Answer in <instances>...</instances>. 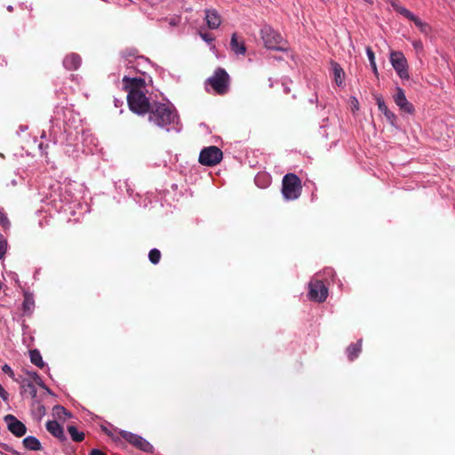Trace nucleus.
I'll return each mask as SVG.
<instances>
[{
	"instance_id": "4468645a",
	"label": "nucleus",
	"mask_w": 455,
	"mask_h": 455,
	"mask_svg": "<svg viewBox=\"0 0 455 455\" xmlns=\"http://www.w3.org/2000/svg\"><path fill=\"white\" fill-rule=\"evenodd\" d=\"M24 299L21 305L22 313L24 315L30 316L35 308V300L33 294L28 291H23Z\"/></svg>"
},
{
	"instance_id": "4be33fe9",
	"label": "nucleus",
	"mask_w": 455,
	"mask_h": 455,
	"mask_svg": "<svg viewBox=\"0 0 455 455\" xmlns=\"http://www.w3.org/2000/svg\"><path fill=\"white\" fill-rule=\"evenodd\" d=\"M30 361L36 366L43 369L45 363L42 358L40 352L37 349H32L29 351Z\"/></svg>"
},
{
	"instance_id": "a878e982",
	"label": "nucleus",
	"mask_w": 455,
	"mask_h": 455,
	"mask_svg": "<svg viewBox=\"0 0 455 455\" xmlns=\"http://www.w3.org/2000/svg\"><path fill=\"white\" fill-rule=\"evenodd\" d=\"M52 412L59 419H65L66 417L71 416V414L61 405L53 406Z\"/></svg>"
},
{
	"instance_id": "9d476101",
	"label": "nucleus",
	"mask_w": 455,
	"mask_h": 455,
	"mask_svg": "<svg viewBox=\"0 0 455 455\" xmlns=\"http://www.w3.org/2000/svg\"><path fill=\"white\" fill-rule=\"evenodd\" d=\"M4 419L7 423L8 430L11 433H12L15 436L21 437L25 435L27 432V427L15 416L12 414H7L6 416H4Z\"/></svg>"
},
{
	"instance_id": "473e14b6",
	"label": "nucleus",
	"mask_w": 455,
	"mask_h": 455,
	"mask_svg": "<svg viewBox=\"0 0 455 455\" xmlns=\"http://www.w3.org/2000/svg\"><path fill=\"white\" fill-rule=\"evenodd\" d=\"M267 180V175L265 174V173H259L256 176L255 178V182L256 184L259 186V187H263V185H261V182H264V180Z\"/></svg>"
},
{
	"instance_id": "5701e85b",
	"label": "nucleus",
	"mask_w": 455,
	"mask_h": 455,
	"mask_svg": "<svg viewBox=\"0 0 455 455\" xmlns=\"http://www.w3.org/2000/svg\"><path fill=\"white\" fill-rule=\"evenodd\" d=\"M391 5L395 12L404 16L408 20L412 21L415 19L416 16L411 11L400 5L397 2H392Z\"/></svg>"
},
{
	"instance_id": "412c9836",
	"label": "nucleus",
	"mask_w": 455,
	"mask_h": 455,
	"mask_svg": "<svg viewBox=\"0 0 455 455\" xmlns=\"http://www.w3.org/2000/svg\"><path fill=\"white\" fill-rule=\"evenodd\" d=\"M332 72L334 75V80L337 85H341L343 82L344 70L337 62H331Z\"/></svg>"
},
{
	"instance_id": "423d86ee",
	"label": "nucleus",
	"mask_w": 455,
	"mask_h": 455,
	"mask_svg": "<svg viewBox=\"0 0 455 455\" xmlns=\"http://www.w3.org/2000/svg\"><path fill=\"white\" fill-rule=\"evenodd\" d=\"M302 192L300 179L294 173H286V200L298 199Z\"/></svg>"
},
{
	"instance_id": "2f4dec72",
	"label": "nucleus",
	"mask_w": 455,
	"mask_h": 455,
	"mask_svg": "<svg viewBox=\"0 0 455 455\" xmlns=\"http://www.w3.org/2000/svg\"><path fill=\"white\" fill-rule=\"evenodd\" d=\"M7 247H8L7 240L4 238H2L0 240V259H3L4 258V255L7 252Z\"/></svg>"
},
{
	"instance_id": "7c9ffc66",
	"label": "nucleus",
	"mask_w": 455,
	"mask_h": 455,
	"mask_svg": "<svg viewBox=\"0 0 455 455\" xmlns=\"http://www.w3.org/2000/svg\"><path fill=\"white\" fill-rule=\"evenodd\" d=\"M148 259L151 263L157 264L161 259V252L157 249H152L148 253Z\"/></svg>"
},
{
	"instance_id": "f3484780",
	"label": "nucleus",
	"mask_w": 455,
	"mask_h": 455,
	"mask_svg": "<svg viewBox=\"0 0 455 455\" xmlns=\"http://www.w3.org/2000/svg\"><path fill=\"white\" fill-rule=\"evenodd\" d=\"M81 65V58L78 54H68L63 60V66L68 70H76Z\"/></svg>"
},
{
	"instance_id": "ddd939ff",
	"label": "nucleus",
	"mask_w": 455,
	"mask_h": 455,
	"mask_svg": "<svg viewBox=\"0 0 455 455\" xmlns=\"http://www.w3.org/2000/svg\"><path fill=\"white\" fill-rule=\"evenodd\" d=\"M47 431L60 441L67 440L63 427L56 420H50L46 423Z\"/></svg>"
},
{
	"instance_id": "20e7f679",
	"label": "nucleus",
	"mask_w": 455,
	"mask_h": 455,
	"mask_svg": "<svg viewBox=\"0 0 455 455\" xmlns=\"http://www.w3.org/2000/svg\"><path fill=\"white\" fill-rule=\"evenodd\" d=\"M223 157L222 151L216 146L204 148L199 155V163L205 166L218 164Z\"/></svg>"
},
{
	"instance_id": "ea45409f",
	"label": "nucleus",
	"mask_w": 455,
	"mask_h": 455,
	"mask_svg": "<svg viewBox=\"0 0 455 455\" xmlns=\"http://www.w3.org/2000/svg\"><path fill=\"white\" fill-rule=\"evenodd\" d=\"M352 104H353V109H356V110L359 109V102L355 98H353Z\"/></svg>"
},
{
	"instance_id": "a211bd4d",
	"label": "nucleus",
	"mask_w": 455,
	"mask_h": 455,
	"mask_svg": "<svg viewBox=\"0 0 455 455\" xmlns=\"http://www.w3.org/2000/svg\"><path fill=\"white\" fill-rule=\"evenodd\" d=\"M362 351V339L356 343L350 344L347 348V354L349 361H354L357 358Z\"/></svg>"
},
{
	"instance_id": "1a4fd4ad",
	"label": "nucleus",
	"mask_w": 455,
	"mask_h": 455,
	"mask_svg": "<svg viewBox=\"0 0 455 455\" xmlns=\"http://www.w3.org/2000/svg\"><path fill=\"white\" fill-rule=\"evenodd\" d=\"M122 436L128 443L143 451L152 452L153 451V446L147 440L138 435L124 432L122 434Z\"/></svg>"
},
{
	"instance_id": "6ab92c4d",
	"label": "nucleus",
	"mask_w": 455,
	"mask_h": 455,
	"mask_svg": "<svg viewBox=\"0 0 455 455\" xmlns=\"http://www.w3.org/2000/svg\"><path fill=\"white\" fill-rule=\"evenodd\" d=\"M23 446L29 451H41L42 445L40 441L35 436H28L22 441Z\"/></svg>"
},
{
	"instance_id": "bb28decb",
	"label": "nucleus",
	"mask_w": 455,
	"mask_h": 455,
	"mask_svg": "<svg viewBox=\"0 0 455 455\" xmlns=\"http://www.w3.org/2000/svg\"><path fill=\"white\" fill-rule=\"evenodd\" d=\"M21 388L24 389L25 392H28L32 398L36 397V388L35 385L31 381H22Z\"/></svg>"
},
{
	"instance_id": "f8f14e48",
	"label": "nucleus",
	"mask_w": 455,
	"mask_h": 455,
	"mask_svg": "<svg viewBox=\"0 0 455 455\" xmlns=\"http://www.w3.org/2000/svg\"><path fill=\"white\" fill-rule=\"evenodd\" d=\"M376 103L378 105L379 110L385 116L387 121L393 126L395 125L396 116L395 115L390 111L386 105L382 96L376 95L375 96Z\"/></svg>"
},
{
	"instance_id": "e433bc0d",
	"label": "nucleus",
	"mask_w": 455,
	"mask_h": 455,
	"mask_svg": "<svg viewBox=\"0 0 455 455\" xmlns=\"http://www.w3.org/2000/svg\"><path fill=\"white\" fill-rule=\"evenodd\" d=\"M9 221H8V219L5 215L4 212H2V210L0 209V224L1 225H5L7 224Z\"/></svg>"
},
{
	"instance_id": "9b49d317",
	"label": "nucleus",
	"mask_w": 455,
	"mask_h": 455,
	"mask_svg": "<svg viewBox=\"0 0 455 455\" xmlns=\"http://www.w3.org/2000/svg\"><path fill=\"white\" fill-rule=\"evenodd\" d=\"M394 101L402 111L409 114L414 112V107L407 100L404 91L400 87L396 89V93L394 95Z\"/></svg>"
},
{
	"instance_id": "f257e3e1",
	"label": "nucleus",
	"mask_w": 455,
	"mask_h": 455,
	"mask_svg": "<svg viewBox=\"0 0 455 455\" xmlns=\"http://www.w3.org/2000/svg\"><path fill=\"white\" fill-rule=\"evenodd\" d=\"M148 113V120L159 127H165L174 123L176 118V114L163 103H154Z\"/></svg>"
},
{
	"instance_id": "0eeeda50",
	"label": "nucleus",
	"mask_w": 455,
	"mask_h": 455,
	"mask_svg": "<svg viewBox=\"0 0 455 455\" xmlns=\"http://www.w3.org/2000/svg\"><path fill=\"white\" fill-rule=\"evenodd\" d=\"M261 36L265 46L274 51H283L280 46L282 36L270 27H265L261 29Z\"/></svg>"
},
{
	"instance_id": "b1692460",
	"label": "nucleus",
	"mask_w": 455,
	"mask_h": 455,
	"mask_svg": "<svg viewBox=\"0 0 455 455\" xmlns=\"http://www.w3.org/2000/svg\"><path fill=\"white\" fill-rule=\"evenodd\" d=\"M391 5L395 12L404 16L408 20L412 21L415 19L416 16L411 11L400 5L397 2H392Z\"/></svg>"
},
{
	"instance_id": "72a5a7b5",
	"label": "nucleus",
	"mask_w": 455,
	"mask_h": 455,
	"mask_svg": "<svg viewBox=\"0 0 455 455\" xmlns=\"http://www.w3.org/2000/svg\"><path fill=\"white\" fill-rule=\"evenodd\" d=\"M2 371L4 373L8 374L11 378L14 379V372H13V371L12 370V368L8 364H4L2 367Z\"/></svg>"
},
{
	"instance_id": "f03ea898",
	"label": "nucleus",
	"mask_w": 455,
	"mask_h": 455,
	"mask_svg": "<svg viewBox=\"0 0 455 455\" xmlns=\"http://www.w3.org/2000/svg\"><path fill=\"white\" fill-rule=\"evenodd\" d=\"M127 102L130 109L138 115H145L149 112L152 105L142 91H129Z\"/></svg>"
},
{
	"instance_id": "c03bdc74",
	"label": "nucleus",
	"mask_w": 455,
	"mask_h": 455,
	"mask_svg": "<svg viewBox=\"0 0 455 455\" xmlns=\"http://www.w3.org/2000/svg\"><path fill=\"white\" fill-rule=\"evenodd\" d=\"M323 2H325L326 0H322Z\"/></svg>"
},
{
	"instance_id": "cd10ccee",
	"label": "nucleus",
	"mask_w": 455,
	"mask_h": 455,
	"mask_svg": "<svg viewBox=\"0 0 455 455\" xmlns=\"http://www.w3.org/2000/svg\"><path fill=\"white\" fill-rule=\"evenodd\" d=\"M366 53H367V56H368L371 67L372 68V71H373L374 75L376 76H379V72H378L377 65H376V62H375V54H374L372 49L370 46H368L366 48Z\"/></svg>"
},
{
	"instance_id": "aec40b11",
	"label": "nucleus",
	"mask_w": 455,
	"mask_h": 455,
	"mask_svg": "<svg viewBox=\"0 0 455 455\" xmlns=\"http://www.w3.org/2000/svg\"><path fill=\"white\" fill-rule=\"evenodd\" d=\"M230 48L236 54H244L246 52L244 43L238 41L236 33L232 35Z\"/></svg>"
},
{
	"instance_id": "39448f33",
	"label": "nucleus",
	"mask_w": 455,
	"mask_h": 455,
	"mask_svg": "<svg viewBox=\"0 0 455 455\" xmlns=\"http://www.w3.org/2000/svg\"><path fill=\"white\" fill-rule=\"evenodd\" d=\"M308 297L311 300L319 303L325 301L328 296V289L323 281L312 279L308 284Z\"/></svg>"
},
{
	"instance_id": "6e6552de",
	"label": "nucleus",
	"mask_w": 455,
	"mask_h": 455,
	"mask_svg": "<svg viewBox=\"0 0 455 455\" xmlns=\"http://www.w3.org/2000/svg\"><path fill=\"white\" fill-rule=\"evenodd\" d=\"M390 62L400 78H409L407 60L402 52H391Z\"/></svg>"
},
{
	"instance_id": "58836bf2",
	"label": "nucleus",
	"mask_w": 455,
	"mask_h": 455,
	"mask_svg": "<svg viewBox=\"0 0 455 455\" xmlns=\"http://www.w3.org/2000/svg\"><path fill=\"white\" fill-rule=\"evenodd\" d=\"M201 36L207 42H212L213 40V37L210 34H201Z\"/></svg>"
},
{
	"instance_id": "c9c22d12",
	"label": "nucleus",
	"mask_w": 455,
	"mask_h": 455,
	"mask_svg": "<svg viewBox=\"0 0 455 455\" xmlns=\"http://www.w3.org/2000/svg\"><path fill=\"white\" fill-rule=\"evenodd\" d=\"M0 446H1L4 450H5V451H10V452H12V453H13V454H15V455H22L20 452L14 451L13 449H12L9 445H7V444H5V443H0Z\"/></svg>"
},
{
	"instance_id": "37998d69",
	"label": "nucleus",
	"mask_w": 455,
	"mask_h": 455,
	"mask_svg": "<svg viewBox=\"0 0 455 455\" xmlns=\"http://www.w3.org/2000/svg\"><path fill=\"white\" fill-rule=\"evenodd\" d=\"M366 3L372 4V0H364Z\"/></svg>"
},
{
	"instance_id": "2eb2a0df",
	"label": "nucleus",
	"mask_w": 455,
	"mask_h": 455,
	"mask_svg": "<svg viewBox=\"0 0 455 455\" xmlns=\"http://www.w3.org/2000/svg\"><path fill=\"white\" fill-rule=\"evenodd\" d=\"M205 20L208 28L211 29L218 28L221 23L220 16L213 9L205 10Z\"/></svg>"
},
{
	"instance_id": "4c0bfd02",
	"label": "nucleus",
	"mask_w": 455,
	"mask_h": 455,
	"mask_svg": "<svg viewBox=\"0 0 455 455\" xmlns=\"http://www.w3.org/2000/svg\"><path fill=\"white\" fill-rule=\"evenodd\" d=\"M89 455H107L105 452L99 449H92Z\"/></svg>"
},
{
	"instance_id": "f704fd0d",
	"label": "nucleus",
	"mask_w": 455,
	"mask_h": 455,
	"mask_svg": "<svg viewBox=\"0 0 455 455\" xmlns=\"http://www.w3.org/2000/svg\"><path fill=\"white\" fill-rule=\"evenodd\" d=\"M412 45L414 47V49L417 51V52H422L423 51V44L420 40H414L412 42Z\"/></svg>"
},
{
	"instance_id": "a19ab883",
	"label": "nucleus",
	"mask_w": 455,
	"mask_h": 455,
	"mask_svg": "<svg viewBox=\"0 0 455 455\" xmlns=\"http://www.w3.org/2000/svg\"><path fill=\"white\" fill-rule=\"evenodd\" d=\"M281 192L284 195V177L282 180Z\"/></svg>"
},
{
	"instance_id": "c756f323",
	"label": "nucleus",
	"mask_w": 455,
	"mask_h": 455,
	"mask_svg": "<svg viewBox=\"0 0 455 455\" xmlns=\"http://www.w3.org/2000/svg\"><path fill=\"white\" fill-rule=\"evenodd\" d=\"M412 21L414 22V24L416 25V27L419 29V31L421 33L426 34V35L428 34V32L430 30L428 24H427L426 22H423L417 16L415 17V19Z\"/></svg>"
},
{
	"instance_id": "dca6fc26",
	"label": "nucleus",
	"mask_w": 455,
	"mask_h": 455,
	"mask_svg": "<svg viewBox=\"0 0 455 455\" xmlns=\"http://www.w3.org/2000/svg\"><path fill=\"white\" fill-rule=\"evenodd\" d=\"M125 90L129 92V91H142L141 89L145 86V81L142 78H129L124 76L123 79Z\"/></svg>"
},
{
	"instance_id": "c85d7f7f",
	"label": "nucleus",
	"mask_w": 455,
	"mask_h": 455,
	"mask_svg": "<svg viewBox=\"0 0 455 455\" xmlns=\"http://www.w3.org/2000/svg\"><path fill=\"white\" fill-rule=\"evenodd\" d=\"M27 374L29 376L33 381L38 385L39 387L46 389L48 392H50V389L45 386L44 383L42 378L39 376V374L36 371H27Z\"/></svg>"
},
{
	"instance_id": "7ed1b4c3",
	"label": "nucleus",
	"mask_w": 455,
	"mask_h": 455,
	"mask_svg": "<svg viewBox=\"0 0 455 455\" xmlns=\"http://www.w3.org/2000/svg\"><path fill=\"white\" fill-rule=\"evenodd\" d=\"M230 78L227 71L222 68H218L213 75L208 78L207 83L213 91L219 94H226L229 89Z\"/></svg>"
},
{
	"instance_id": "393cba45",
	"label": "nucleus",
	"mask_w": 455,
	"mask_h": 455,
	"mask_svg": "<svg viewBox=\"0 0 455 455\" xmlns=\"http://www.w3.org/2000/svg\"><path fill=\"white\" fill-rule=\"evenodd\" d=\"M68 432L74 442L80 443L84 439V432L78 431V429L75 426H68Z\"/></svg>"
},
{
	"instance_id": "79ce46f5",
	"label": "nucleus",
	"mask_w": 455,
	"mask_h": 455,
	"mask_svg": "<svg viewBox=\"0 0 455 455\" xmlns=\"http://www.w3.org/2000/svg\"><path fill=\"white\" fill-rule=\"evenodd\" d=\"M39 411L44 412V407L43 405L39 406Z\"/></svg>"
}]
</instances>
